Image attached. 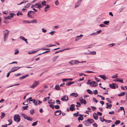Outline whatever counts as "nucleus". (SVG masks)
<instances>
[{
	"label": "nucleus",
	"instance_id": "nucleus-64",
	"mask_svg": "<svg viewBox=\"0 0 127 127\" xmlns=\"http://www.w3.org/2000/svg\"><path fill=\"white\" fill-rule=\"evenodd\" d=\"M99 26L101 27H103L105 26V25L103 24H101L99 25Z\"/></svg>",
	"mask_w": 127,
	"mask_h": 127
},
{
	"label": "nucleus",
	"instance_id": "nucleus-36",
	"mask_svg": "<svg viewBox=\"0 0 127 127\" xmlns=\"http://www.w3.org/2000/svg\"><path fill=\"white\" fill-rule=\"evenodd\" d=\"M80 39V38L79 37V36H78L76 37L75 38V41H77Z\"/></svg>",
	"mask_w": 127,
	"mask_h": 127
},
{
	"label": "nucleus",
	"instance_id": "nucleus-41",
	"mask_svg": "<svg viewBox=\"0 0 127 127\" xmlns=\"http://www.w3.org/2000/svg\"><path fill=\"white\" fill-rule=\"evenodd\" d=\"M83 120V118L82 117H80L78 118V120L80 121V120Z\"/></svg>",
	"mask_w": 127,
	"mask_h": 127
},
{
	"label": "nucleus",
	"instance_id": "nucleus-43",
	"mask_svg": "<svg viewBox=\"0 0 127 127\" xmlns=\"http://www.w3.org/2000/svg\"><path fill=\"white\" fill-rule=\"evenodd\" d=\"M15 52L14 53V54H17L19 52V51H18V49H16L15 50Z\"/></svg>",
	"mask_w": 127,
	"mask_h": 127
},
{
	"label": "nucleus",
	"instance_id": "nucleus-15",
	"mask_svg": "<svg viewBox=\"0 0 127 127\" xmlns=\"http://www.w3.org/2000/svg\"><path fill=\"white\" fill-rule=\"evenodd\" d=\"M93 116L95 120H97L98 118V117L95 113L93 114Z\"/></svg>",
	"mask_w": 127,
	"mask_h": 127
},
{
	"label": "nucleus",
	"instance_id": "nucleus-21",
	"mask_svg": "<svg viewBox=\"0 0 127 127\" xmlns=\"http://www.w3.org/2000/svg\"><path fill=\"white\" fill-rule=\"evenodd\" d=\"M88 120L89 121V122L90 124L93 123L94 121V120L92 119H88Z\"/></svg>",
	"mask_w": 127,
	"mask_h": 127
},
{
	"label": "nucleus",
	"instance_id": "nucleus-19",
	"mask_svg": "<svg viewBox=\"0 0 127 127\" xmlns=\"http://www.w3.org/2000/svg\"><path fill=\"white\" fill-rule=\"evenodd\" d=\"M1 115L0 118L1 119H3L4 118L5 116V114L3 112H1Z\"/></svg>",
	"mask_w": 127,
	"mask_h": 127
},
{
	"label": "nucleus",
	"instance_id": "nucleus-13",
	"mask_svg": "<svg viewBox=\"0 0 127 127\" xmlns=\"http://www.w3.org/2000/svg\"><path fill=\"white\" fill-rule=\"evenodd\" d=\"M92 84L91 85L92 87H96L97 85V83L95 81H92Z\"/></svg>",
	"mask_w": 127,
	"mask_h": 127
},
{
	"label": "nucleus",
	"instance_id": "nucleus-18",
	"mask_svg": "<svg viewBox=\"0 0 127 127\" xmlns=\"http://www.w3.org/2000/svg\"><path fill=\"white\" fill-rule=\"evenodd\" d=\"M15 68H16V67H14L12 68H11V70H10V72H11L17 70V69H16Z\"/></svg>",
	"mask_w": 127,
	"mask_h": 127
},
{
	"label": "nucleus",
	"instance_id": "nucleus-17",
	"mask_svg": "<svg viewBox=\"0 0 127 127\" xmlns=\"http://www.w3.org/2000/svg\"><path fill=\"white\" fill-rule=\"evenodd\" d=\"M106 105L107 106H106V108H110L112 106V105L111 104L108 103H106Z\"/></svg>",
	"mask_w": 127,
	"mask_h": 127
},
{
	"label": "nucleus",
	"instance_id": "nucleus-46",
	"mask_svg": "<svg viewBox=\"0 0 127 127\" xmlns=\"http://www.w3.org/2000/svg\"><path fill=\"white\" fill-rule=\"evenodd\" d=\"M15 14L13 13H11L10 14V18L13 17L14 16H15Z\"/></svg>",
	"mask_w": 127,
	"mask_h": 127
},
{
	"label": "nucleus",
	"instance_id": "nucleus-9",
	"mask_svg": "<svg viewBox=\"0 0 127 127\" xmlns=\"http://www.w3.org/2000/svg\"><path fill=\"white\" fill-rule=\"evenodd\" d=\"M79 100L81 104L83 103L85 105L86 104L87 102L86 101L85 99H82L80 98L79 99Z\"/></svg>",
	"mask_w": 127,
	"mask_h": 127
},
{
	"label": "nucleus",
	"instance_id": "nucleus-7",
	"mask_svg": "<svg viewBox=\"0 0 127 127\" xmlns=\"http://www.w3.org/2000/svg\"><path fill=\"white\" fill-rule=\"evenodd\" d=\"M82 0H78V1L75 4L74 7L75 8H76L78 7L80 4L81 2L82 1Z\"/></svg>",
	"mask_w": 127,
	"mask_h": 127
},
{
	"label": "nucleus",
	"instance_id": "nucleus-6",
	"mask_svg": "<svg viewBox=\"0 0 127 127\" xmlns=\"http://www.w3.org/2000/svg\"><path fill=\"white\" fill-rule=\"evenodd\" d=\"M68 96L66 95L63 96L61 98V100L63 101H66L68 100Z\"/></svg>",
	"mask_w": 127,
	"mask_h": 127
},
{
	"label": "nucleus",
	"instance_id": "nucleus-32",
	"mask_svg": "<svg viewBox=\"0 0 127 127\" xmlns=\"http://www.w3.org/2000/svg\"><path fill=\"white\" fill-rule=\"evenodd\" d=\"M58 56H56L54 57L52 59V61L53 62H55L57 60Z\"/></svg>",
	"mask_w": 127,
	"mask_h": 127
},
{
	"label": "nucleus",
	"instance_id": "nucleus-22",
	"mask_svg": "<svg viewBox=\"0 0 127 127\" xmlns=\"http://www.w3.org/2000/svg\"><path fill=\"white\" fill-rule=\"evenodd\" d=\"M55 89L57 90H60L59 85H56L55 87Z\"/></svg>",
	"mask_w": 127,
	"mask_h": 127
},
{
	"label": "nucleus",
	"instance_id": "nucleus-20",
	"mask_svg": "<svg viewBox=\"0 0 127 127\" xmlns=\"http://www.w3.org/2000/svg\"><path fill=\"white\" fill-rule=\"evenodd\" d=\"M70 95L71 96H74L75 97H77L78 96V95L76 93H72Z\"/></svg>",
	"mask_w": 127,
	"mask_h": 127
},
{
	"label": "nucleus",
	"instance_id": "nucleus-62",
	"mask_svg": "<svg viewBox=\"0 0 127 127\" xmlns=\"http://www.w3.org/2000/svg\"><path fill=\"white\" fill-rule=\"evenodd\" d=\"M20 38L22 40H24L25 39V38L22 36H21L20 37Z\"/></svg>",
	"mask_w": 127,
	"mask_h": 127
},
{
	"label": "nucleus",
	"instance_id": "nucleus-42",
	"mask_svg": "<svg viewBox=\"0 0 127 127\" xmlns=\"http://www.w3.org/2000/svg\"><path fill=\"white\" fill-rule=\"evenodd\" d=\"M30 5V3H28L24 7L28 8L29 7Z\"/></svg>",
	"mask_w": 127,
	"mask_h": 127
},
{
	"label": "nucleus",
	"instance_id": "nucleus-28",
	"mask_svg": "<svg viewBox=\"0 0 127 127\" xmlns=\"http://www.w3.org/2000/svg\"><path fill=\"white\" fill-rule=\"evenodd\" d=\"M109 22V21H105L103 22V23L106 25H108Z\"/></svg>",
	"mask_w": 127,
	"mask_h": 127
},
{
	"label": "nucleus",
	"instance_id": "nucleus-45",
	"mask_svg": "<svg viewBox=\"0 0 127 127\" xmlns=\"http://www.w3.org/2000/svg\"><path fill=\"white\" fill-rule=\"evenodd\" d=\"M38 121H36L33 123L32 124V126H34L36 125L37 124Z\"/></svg>",
	"mask_w": 127,
	"mask_h": 127
},
{
	"label": "nucleus",
	"instance_id": "nucleus-52",
	"mask_svg": "<svg viewBox=\"0 0 127 127\" xmlns=\"http://www.w3.org/2000/svg\"><path fill=\"white\" fill-rule=\"evenodd\" d=\"M101 30H99L97 31L96 32V35H97L99 33H100L101 32Z\"/></svg>",
	"mask_w": 127,
	"mask_h": 127
},
{
	"label": "nucleus",
	"instance_id": "nucleus-16",
	"mask_svg": "<svg viewBox=\"0 0 127 127\" xmlns=\"http://www.w3.org/2000/svg\"><path fill=\"white\" fill-rule=\"evenodd\" d=\"M74 106L75 105L74 104H72L70 105V107L69 108L70 111H72L74 110Z\"/></svg>",
	"mask_w": 127,
	"mask_h": 127
},
{
	"label": "nucleus",
	"instance_id": "nucleus-1",
	"mask_svg": "<svg viewBox=\"0 0 127 127\" xmlns=\"http://www.w3.org/2000/svg\"><path fill=\"white\" fill-rule=\"evenodd\" d=\"M46 1H44L43 2H39L36 3L34 5V7L36 8H38L40 10V8L43 7L44 6L46 5Z\"/></svg>",
	"mask_w": 127,
	"mask_h": 127
},
{
	"label": "nucleus",
	"instance_id": "nucleus-14",
	"mask_svg": "<svg viewBox=\"0 0 127 127\" xmlns=\"http://www.w3.org/2000/svg\"><path fill=\"white\" fill-rule=\"evenodd\" d=\"M99 77H100L103 80H106V78L107 79V78L106 77V76L104 75H100L98 76Z\"/></svg>",
	"mask_w": 127,
	"mask_h": 127
},
{
	"label": "nucleus",
	"instance_id": "nucleus-47",
	"mask_svg": "<svg viewBox=\"0 0 127 127\" xmlns=\"http://www.w3.org/2000/svg\"><path fill=\"white\" fill-rule=\"evenodd\" d=\"M23 22H24L25 23H31V22L29 21H26V20H24L23 21Z\"/></svg>",
	"mask_w": 127,
	"mask_h": 127
},
{
	"label": "nucleus",
	"instance_id": "nucleus-60",
	"mask_svg": "<svg viewBox=\"0 0 127 127\" xmlns=\"http://www.w3.org/2000/svg\"><path fill=\"white\" fill-rule=\"evenodd\" d=\"M97 114L99 116H101L102 115V113L100 112H97Z\"/></svg>",
	"mask_w": 127,
	"mask_h": 127
},
{
	"label": "nucleus",
	"instance_id": "nucleus-44",
	"mask_svg": "<svg viewBox=\"0 0 127 127\" xmlns=\"http://www.w3.org/2000/svg\"><path fill=\"white\" fill-rule=\"evenodd\" d=\"M8 121L9 122V123L8 124H7V125H11L12 123V120H11V119H10V120H8Z\"/></svg>",
	"mask_w": 127,
	"mask_h": 127
},
{
	"label": "nucleus",
	"instance_id": "nucleus-34",
	"mask_svg": "<svg viewBox=\"0 0 127 127\" xmlns=\"http://www.w3.org/2000/svg\"><path fill=\"white\" fill-rule=\"evenodd\" d=\"M120 122V120H117L115 122L114 124L115 125H118L119 124Z\"/></svg>",
	"mask_w": 127,
	"mask_h": 127
},
{
	"label": "nucleus",
	"instance_id": "nucleus-63",
	"mask_svg": "<svg viewBox=\"0 0 127 127\" xmlns=\"http://www.w3.org/2000/svg\"><path fill=\"white\" fill-rule=\"evenodd\" d=\"M109 113L111 115L113 114L114 113V112L113 111H112L111 112H109Z\"/></svg>",
	"mask_w": 127,
	"mask_h": 127
},
{
	"label": "nucleus",
	"instance_id": "nucleus-38",
	"mask_svg": "<svg viewBox=\"0 0 127 127\" xmlns=\"http://www.w3.org/2000/svg\"><path fill=\"white\" fill-rule=\"evenodd\" d=\"M23 14L21 12H18L17 14V16H19V15H23Z\"/></svg>",
	"mask_w": 127,
	"mask_h": 127
},
{
	"label": "nucleus",
	"instance_id": "nucleus-49",
	"mask_svg": "<svg viewBox=\"0 0 127 127\" xmlns=\"http://www.w3.org/2000/svg\"><path fill=\"white\" fill-rule=\"evenodd\" d=\"M54 107L56 109H58L60 108V106L58 105H55Z\"/></svg>",
	"mask_w": 127,
	"mask_h": 127
},
{
	"label": "nucleus",
	"instance_id": "nucleus-35",
	"mask_svg": "<svg viewBox=\"0 0 127 127\" xmlns=\"http://www.w3.org/2000/svg\"><path fill=\"white\" fill-rule=\"evenodd\" d=\"M87 92L90 94H92L93 93L92 91L89 89H88L87 90Z\"/></svg>",
	"mask_w": 127,
	"mask_h": 127
},
{
	"label": "nucleus",
	"instance_id": "nucleus-33",
	"mask_svg": "<svg viewBox=\"0 0 127 127\" xmlns=\"http://www.w3.org/2000/svg\"><path fill=\"white\" fill-rule=\"evenodd\" d=\"M50 98V97H45L43 99V101L44 102L46 101L47 100H48Z\"/></svg>",
	"mask_w": 127,
	"mask_h": 127
},
{
	"label": "nucleus",
	"instance_id": "nucleus-51",
	"mask_svg": "<svg viewBox=\"0 0 127 127\" xmlns=\"http://www.w3.org/2000/svg\"><path fill=\"white\" fill-rule=\"evenodd\" d=\"M55 3V4L57 5H58L59 4V3L58 0H56Z\"/></svg>",
	"mask_w": 127,
	"mask_h": 127
},
{
	"label": "nucleus",
	"instance_id": "nucleus-37",
	"mask_svg": "<svg viewBox=\"0 0 127 127\" xmlns=\"http://www.w3.org/2000/svg\"><path fill=\"white\" fill-rule=\"evenodd\" d=\"M125 92H122L121 93L119 94L118 95V96H123L125 95Z\"/></svg>",
	"mask_w": 127,
	"mask_h": 127
},
{
	"label": "nucleus",
	"instance_id": "nucleus-40",
	"mask_svg": "<svg viewBox=\"0 0 127 127\" xmlns=\"http://www.w3.org/2000/svg\"><path fill=\"white\" fill-rule=\"evenodd\" d=\"M22 115L25 119H26L28 117L27 116L23 113L22 114Z\"/></svg>",
	"mask_w": 127,
	"mask_h": 127
},
{
	"label": "nucleus",
	"instance_id": "nucleus-55",
	"mask_svg": "<svg viewBox=\"0 0 127 127\" xmlns=\"http://www.w3.org/2000/svg\"><path fill=\"white\" fill-rule=\"evenodd\" d=\"M55 32V31H52L51 32H49V33L51 35H53L54 33Z\"/></svg>",
	"mask_w": 127,
	"mask_h": 127
},
{
	"label": "nucleus",
	"instance_id": "nucleus-24",
	"mask_svg": "<svg viewBox=\"0 0 127 127\" xmlns=\"http://www.w3.org/2000/svg\"><path fill=\"white\" fill-rule=\"evenodd\" d=\"M74 83V82H67L66 83V85L67 86H70L71 85Z\"/></svg>",
	"mask_w": 127,
	"mask_h": 127
},
{
	"label": "nucleus",
	"instance_id": "nucleus-50",
	"mask_svg": "<svg viewBox=\"0 0 127 127\" xmlns=\"http://www.w3.org/2000/svg\"><path fill=\"white\" fill-rule=\"evenodd\" d=\"M49 107L53 109H54V106L53 104H50L49 105Z\"/></svg>",
	"mask_w": 127,
	"mask_h": 127
},
{
	"label": "nucleus",
	"instance_id": "nucleus-3",
	"mask_svg": "<svg viewBox=\"0 0 127 127\" xmlns=\"http://www.w3.org/2000/svg\"><path fill=\"white\" fill-rule=\"evenodd\" d=\"M33 14H35L34 11H29L27 14L28 17L30 18H32L34 17L32 15Z\"/></svg>",
	"mask_w": 127,
	"mask_h": 127
},
{
	"label": "nucleus",
	"instance_id": "nucleus-4",
	"mask_svg": "<svg viewBox=\"0 0 127 127\" xmlns=\"http://www.w3.org/2000/svg\"><path fill=\"white\" fill-rule=\"evenodd\" d=\"M39 83L38 81H35L34 82L33 84L30 86V88H34L37 86Z\"/></svg>",
	"mask_w": 127,
	"mask_h": 127
},
{
	"label": "nucleus",
	"instance_id": "nucleus-48",
	"mask_svg": "<svg viewBox=\"0 0 127 127\" xmlns=\"http://www.w3.org/2000/svg\"><path fill=\"white\" fill-rule=\"evenodd\" d=\"M28 106H23L22 107V109L23 110H25L27 109V108L28 107Z\"/></svg>",
	"mask_w": 127,
	"mask_h": 127
},
{
	"label": "nucleus",
	"instance_id": "nucleus-23",
	"mask_svg": "<svg viewBox=\"0 0 127 127\" xmlns=\"http://www.w3.org/2000/svg\"><path fill=\"white\" fill-rule=\"evenodd\" d=\"M29 76L28 74H27L25 75H24L23 76L21 77H19V78L20 80H21L22 79H23L24 78H26V77L28 76Z\"/></svg>",
	"mask_w": 127,
	"mask_h": 127
},
{
	"label": "nucleus",
	"instance_id": "nucleus-57",
	"mask_svg": "<svg viewBox=\"0 0 127 127\" xmlns=\"http://www.w3.org/2000/svg\"><path fill=\"white\" fill-rule=\"evenodd\" d=\"M34 110H30V113L31 114H32V115H33V113H34Z\"/></svg>",
	"mask_w": 127,
	"mask_h": 127
},
{
	"label": "nucleus",
	"instance_id": "nucleus-5",
	"mask_svg": "<svg viewBox=\"0 0 127 127\" xmlns=\"http://www.w3.org/2000/svg\"><path fill=\"white\" fill-rule=\"evenodd\" d=\"M9 32H5L4 34L3 41H6L8 38Z\"/></svg>",
	"mask_w": 127,
	"mask_h": 127
},
{
	"label": "nucleus",
	"instance_id": "nucleus-10",
	"mask_svg": "<svg viewBox=\"0 0 127 127\" xmlns=\"http://www.w3.org/2000/svg\"><path fill=\"white\" fill-rule=\"evenodd\" d=\"M116 85V84L113 83L112 84H110L109 85V86L110 87L111 89H115V85Z\"/></svg>",
	"mask_w": 127,
	"mask_h": 127
},
{
	"label": "nucleus",
	"instance_id": "nucleus-26",
	"mask_svg": "<svg viewBox=\"0 0 127 127\" xmlns=\"http://www.w3.org/2000/svg\"><path fill=\"white\" fill-rule=\"evenodd\" d=\"M26 119L29 121H32L33 120V118L31 117H27Z\"/></svg>",
	"mask_w": 127,
	"mask_h": 127
},
{
	"label": "nucleus",
	"instance_id": "nucleus-11",
	"mask_svg": "<svg viewBox=\"0 0 127 127\" xmlns=\"http://www.w3.org/2000/svg\"><path fill=\"white\" fill-rule=\"evenodd\" d=\"M83 123L85 125L87 126H88L90 125V124L89 123V122L88 120L84 121L83 122Z\"/></svg>",
	"mask_w": 127,
	"mask_h": 127
},
{
	"label": "nucleus",
	"instance_id": "nucleus-30",
	"mask_svg": "<svg viewBox=\"0 0 127 127\" xmlns=\"http://www.w3.org/2000/svg\"><path fill=\"white\" fill-rule=\"evenodd\" d=\"M74 64H76L78 63H80V62L77 60H73Z\"/></svg>",
	"mask_w": 127,
	"mask_h": 127
},
{
	"label": "nucleus",
	"instance_id": "nucleus-2",
	"mask_svg": "<svg viewBox=\"0 0 127 127\" xmlns=\"http://www.w3.org/2000/svg\"><path fill=\"white\" fill-rule=\"evenodd\" d=\"M14 121L16 122H19L20 120V117L18 114H16L14 115Z\"/></svg>",
	"mask_w": 127,
	"mask_h": 127
},
{
	"label": "nucleus",
	"instance_id": "nucleus-54",
	"mask_svg": "<svg viewBox=\"0 0 127 127\" xmlns=\"http://www.w3.org/2000/svg\"><path fill=\"white\" fill-rule=\"evenodd\" d=\"M73 62V60H72L71 61L69 62L68 63L69 64H71V65H73L74 64Z\"/></svg>",
	"mask_w": 127,
	"mask_h": 127
},
{
	"label": "nucleus",
	"instance_id": "nucleus-8",
	"mask_svg": "<svg viewBox=\"0 0 127 127\" xmlns=\"http://www.w3.org/2000/svg\"><path fill=\"white\" fill-rule=\"evenodd\" d=\"M61 113V111L60 110H57L55 112V115L56 116L59 115Z\"/></svg>",
	"mask_w": 127,
	"mask_h": 127
},
{
	"label": "nucleus",
	"instance_id": "nucleus-25",
	"mask_svg": "<svg viewBox=\"0 0 127 127\" xmlns=\"http://www.w3.org/2000/svg\"><path fill=\"white\" fill-rule=\"evenodd\" d=\"M96 54V52L95 51H91L89 53V55H95Z\"/></svg>",
	"mask_w": 127,
	"mask_h": 127
},
{
	"label": "nucleus",
	"instance_id": "nucleus-27",
	"mask_svg": "<svg viewBox=\"0 0 127 127\" xmlns=\"http://www.w3.org/2000/svg\"><path fill=\"white\" fill-rule=\"evenodd\" d=\"M37 21L36 19H34L33 20L31 21V23H37Z\"/></svg>",
	"mask_w": 127,
	"mask_h": 127
},
{
	"label": "nucleus",
	"instance_id": "nucleus-29",
	"mask_svg": "<svg viewBox=\"0 0 127 127\" xmlns=\"http://www.w3.org/2000/svg\"><path fill=\"white\" fill-rule=\"evenodd\" d=\"M38 50H37L36 51H32V52H28V53L29 54H32L36 52Z\"/></svg>",
	"mask_w": 127,
	"mask_h": 127
},
{
	"label": "nucleus",
	"instance_id": "nucleus-12",
	"mask_svg": "<svg viewBox=\"0 0 127 127\" xmlns=\"http://www.w3.org/2000/svg\"><path fill=\"white\" fill-rule=\"evenodd\" d=\"M114 81H118L121 83H123V80L122 78H117L116 79L114 80Z\"/></svg>",
	"mask_w": 127,
	"mask_h": 127
},
{
	"label": "nucleus",
	"instance_id": "nucleus-39",
	"mask_svg": "<svg viewBox=\"0 0 127 127\" xmlns=\"http://www.w3.org/2000/svg\"><path fill=\"white\" fill-rule=\"evenodd\" d=\"M33 103L35 105H37L38 104L37 103V101H36L35 99H34L33 101Z\"/></svg>",
	"mask_w": 127,
	"mask_h": 127
},
{
	"label": "nucleus",
	"instance_id": "nucleus-31",
	"mask_svg": "<svg viewBox=\"0 0 127 127\" xmlns=\"http://www.w3.org/2000/svg\"><path fill=\"white\" fill-rule=\"evenodd\" d=\"M111 77L113 78H117L118 77V74H116V75H113Z\"/></svg>",
	"mask_w": 127,
	"mask_h": 127
},
{
	"label": "nucleus",
	"instance_id": "nucleus-56",
	"mask_svg": "<svg viewBox=\"0 0 127 127\" xmlns=\"http://www.w3.org/2000/svg\"><path fill=\"white\" fill-rule=\"evenodd\" d=\"M120 108L121 110H123L124 112V114H125V112L124 110V108L123 107H120Z\"/></svg>",
	"mask_w": 127,
	"mask_h": 127
},
{
	"label": "nucleus",
	"instance_id": "nucleus-61",
	"mask_svg": "<svg viewBox=\"0 0 127 127\" xmlns=\"http://www.w3.org/2000/svg\"><path fill=\"white\" fill-rule=\"evenodd\" d=\"M93 100L94 102H95L96 103H97L98 102V101L95 98H93Z\"/></svg>",
	"mask_w": 127,
	"mask_h": 127
},
{
	"label": "nucleus",
	"instance_id": "nucleus-58",
	"mask_svg": "<svg viewBox=\"0 0 127 127\" xmlns=\"http://www.w3.org/2000/svg\"><path fill=\"white\" fill-rule=\"evenodd\" d=\"M28 101H26L23 102V104L24 105H27V104H28Z\"/></svg>",
	"mask_w": 127,
	"mask_h": 127
},
{
	"label": "nucleus",
	"instance_id": "nucleus-53",
	"mask_svg": "<svg viewBox=\"0 0 127 127\" xmlns=\"http://www.w3.org/2000/svg\"><path fill=\"white\" fill-rule=\"evenodd\" d=\"M56 103L58 104H61L60 101L58 99L56 100Z\"/></svg>",
	"mask_w": 127,
	"mask_h": 127
},
{
	"label": "nucleus",
	"instance_id": "nucleus-59",
	"mask_svg": "<svg viewBox=\"0 0 127 127\" xmlns=\"http://www.w3.org/2000/svg\"><path fill=\"white\" fill-rule=\"evenodd\" d=\"M93 93L95 95H96L98 93L97 91L96 90L94 91Z\"/></svg>",
	"mask_w": 127,
	"mask_h": 127
}]
</instances>
